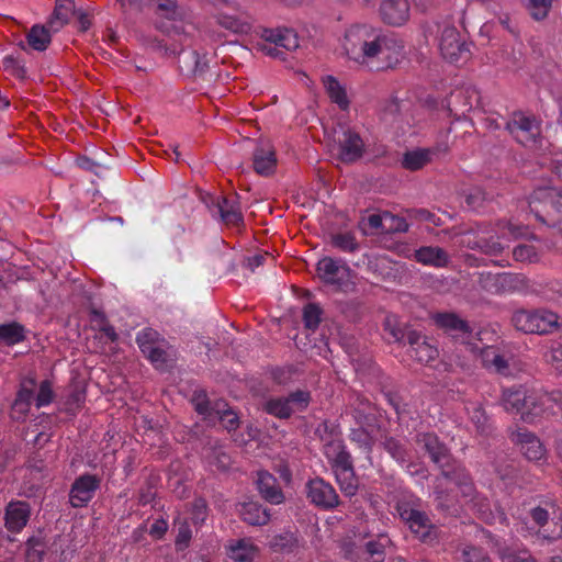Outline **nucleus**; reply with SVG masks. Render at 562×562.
<instances>
[{"instance_id":"35","label":"nucleus","mask_w":562,"mask_h":562,"mask_svg":"<svg viewBox=\"0 0 562 562\" xmlns=\"http://www.w3.org/2000/svg\"><path fill=\"white\" fill-rule=\"evenodd\" d=\"M239 514L245 522L252 526H263L270 520V513L257 502L241 504Z\"/></svg>"},{"instance_id":"29","label":"nucleus","mask_w":562,"mask_h":562,"mask_svg":"<svg viewBox=\"0 0 562 562\" xmlns=\"http://www.w3.org/2000/svg\"><path fill=\"white\" fill-rule=\"evenodd\" d=\"M340 491L346 496H353L358 491V480L355 474L352 460L341 463L333 469Z\"/></svg>"},{"instance_id":"53","label":"nucleus","mask_w":562,"mask_h":562,"mask_svg":"<svg viewBox=\"0 0 562 562\" xmlns=\"http://www.w3.org/2000/svg\"><path fill=\"white\" fill-rule=\"evenodd\" d=\"M53 397L54 393L50 383L48 381H43L40 385L38 393L35 397L36 407L41 408L49 405L53 401Z\"/></svg>"},{"instance_id":"50","label":"nucleus","mask_w":562,"mask_h":562,"mask_svg":"<svg viewBox=\"0 0 562 562\" xmlns=\"http://www.w3.org/2000/svg\"><path fill=\"white\" fill-rule=\"evenodd\" d=\"M2 66L7 72L16 78H23L25 76L24 66L13 55H7L2 59Z\"/></svg>"},{"instance_id":"56","label":"nucleus","mask_w":562,"mask_h":562,"mask_svg":"<svg viewBox=\"0 0 562 562\" xmlns=\"http://www.w3.org/2000/svg\"><path fill=\"white\" fill-rule=\"evenodd\" d=\"M464 562H491L490 558L479 548L467 547L462 551Z\"/></svg>"},{"instance_id":"38","label":"nucleus","mask_w":562,"mask_h":562,"mask_svg":"<svg viewBox=\"0 0 562 562\" xmlns=\"http://www.w3.org/2000/svg\"><path fill=\"white\" fill-rule=\"evenodd\" d=\"M74 14V3L56 2L55 10L48 21V26L53 32L60 30Z\"/></svg>"},{"instance_id":"1","label":"nucleus","mask_w":562,"mask_h":562,"mask_svg":"<svg viewBox=\"0 0 562 562\" xmlns=\"http://www.w3.org/2000/svg\"><path fill=\"white\" fill-rule=\"evenodd\" d=\"M346 56L359 65L378 63L393 68L405 57L404 42L394 33L368 23L347 26L340 38Z\"/></svg>"},{"instance_id":"37","label":"nucleus","mask_w":562,"mask_h":562,"mask_svg":"<svg viewBox=\"0 0 562 562\" xmlns=\"http://www.w3.org/2000/svg\"><path fill=\"white\" fill-rule=\"evenodd\" d=\"M50 31L49 26H32L26 36L27 44L35 50H45L50 43Z\"/></svg>"},{"instance_id":"36","label":"nucleus","mask_w":562,"mask_h":562,"mask_svg":"<svg viewBox=\"0 0 562 562\" xmlns=\"http://www.w3.org/2000/svg\"><path fill=\"white\" fill-rule=\"evenodd\" d=\"M179 64L183 71L195 75L204 70L206 60L195 50H182L179 55Z\"/></svg>"},{"instance_id":"10","label":"nucleus","mask_w":562,"mask_h":562,"mask_svg":"<svg viewBox=\"0 0 562 562\" xmlns=\"http://www.w3.org/2000/svg\"><path fill=\"white\" fill-rule=\"evenodd\" d=\"M193 403L196 412L209 422L220 420L228 431L236 429L238 425L237 414L227 408L225 402H216L213 406H210L205 395H196Z\"/></svg>"},{"instance_id":"52","label":"nucleus","mask_w":562,"mask_h":562,"mask_svg":"<svg viewBox=\"0 0 562 562\" xmlns=\"http://www.w3.org/2000/svg\"><path fill=\"white\" fill-rule=\"evenodd\" d=\"M294 542V535L291 532H284L273 537V539L270 541V547L274 551H285L290 550L293 547Z\"/></svg>"},{"instance_id":"45","label":"nucleus","mask_w":562,"mask_h":562,"mask_svg":"<svg viewBox=\"0 0 562 562\" xmlns=\"http://www.w3.org/2000/svg\"><path fill=\"white\" fill-rule=\"evenodd\" d=\"M499 558L503 562H537L530 558L526 551H513L510 549H503L499 552ZM551 562H562L559 557L552 558Z\"/></svg>"},{"instance_id":"21","label":"nucleus","mask_w":562,"mask_h":562,"mask_svg":"<svg viewBox=\"0 0 562 562\" xmlns=\"http://www.w3.org/2000/svg\"><path fill=\"white\" fill-rule=\"evenodd\" d=\"M512 440L519 445L520 451L530 461H539L546 457V448L540 439L525 429L513 432Z\"/></svg>"},{"instance_id":"58","label":"nucleus","mask_w":562,"mask_h":562,"mask_svg":"<svg viewBox=\"0 0 562 562\" xmlns=\"http://www.w3.org/2000/svg\"><path fill=\"white\" fill-rule=\"evenodd\" d=\"M503 236L519 238L527 234V228L513 223H507L502 228Z\"/></svg>"},{"instance_id":"32","label":"nucleus","mask_w":562,"mask_h":562,"mask_svg":"<svg viewBox=\"0 0 562 562\" xmlns=\"http://www.w3.org/2000/svg\"><path fill=\"white\" fill-rule=\"evenodd\" d=\"M324 454L331 465V469L340 465V462L346 463L351 460V456L347 451L342 439L338 436H334L329 440L325 441Z\"/></svg>"},{"instance_id":"3","label":"nucleus","mask_w":562,"mask_h":562,"mask_svg":"<svg viewBox=\"0 0 562 562\" xmlns=\"http://www.w3.org/2000/svg\"><path fill=\"white\" fill-rule=\"evenodd\" d=\"M557 404L554 394L528 390L524 386L504 390L502 405L508 413L519 415L528 424L553 413Z\"/></svg>"},{"instance_id":"16","label":"nucleus","mask_w":562,"mask_h":562,"mask_svg":"<svg viewBox=\"0 0 562 562\" xmlns=\"http://www.w3.org/2000/svg\"><path fill=\"white\" fill-rule=\"evenodd\" d=\"M436 325L445 329L453 338L461 339L462 344L470 345L472 330L469 324L453 313H438L432 316Z\"/></svg>"},{"instance_id":"41","label":"nucleus","mask_w":562,"mask_h":562,"mask_svg":"<svg viewBox=\"0 0 562 562\" xmlns=\"http://www.w3.org/2000/svg\"><path fill=\"white\" fill-rule=\"evenodd\" d=\"M24 338L22 326L16 323L0 325V341L14 345Z\"/></svg>"},{"instance_id":"55","label":"nucleus","mask_w":562,"mask_h":562,"mask_svg":"<svg viewBox=\"0 0 562 562\" xmlns=\"http://www.w3.org/2000/svg\"><path fill=\"white\" fill-rule=\"evenodd\" d=\"M383 446L386 449V451L398 462L405 461V450L402 447V445L393 439V438H385L383 441Z\"/></svg>"},{"instance_id":"49","label":"nucleus","mask_w":562,"mask_h":562,"mask_svg":"<svg viewBox=\"0 0 562 562\" xmlns=\"http://www.w3.org/2000/svg\"><path fill=\"white\" fill-rule=\"evenodd\" d=\"M322 311L316 304H307L303 310V321L305 327L315 329L321 322Z\"/></svg>"},{"instance_id":"13","label":"nucleus","mask_w":562,"mask_h":562,"mask_svg":"<svg viewBox=\"0 0 562 562\" xmlns=\"http://www.w3.org/2000/svg\"><path fill=\"white\" fill-rule=\"evenodd\" d=\"M310 394L304 391H296L288 397L270 398L265 404L268 414L279 418H288L295 411H303L307 407Z\"/></svg>"},{"instance_id":"62","label":"nucleus","mask_w":562,"mask_h":562,"mask_svg":"<svg viewBox=\"0 0 562 562\" xmlns=\"http://www.w3.org/2000/svg\"><path fill=\"white\" fill-rule=\"evenodd\" d=\"M260 49L268 56H271L273 58H281L282 52L280 50L279 46H276L273 44H270L269 42L263 41L261 44H259Z\"/></svg>"},{"instance_id":"24","label":"nucleus","mask_w":562,"mask_h":562,"mask_svg":"<svg viewBox=\"0 0 562 562\" xmlns=\"http://www.w3.org/2000/svg\"><path fill=\"white\" fill-rule=\"evenodd\" d=\"M225 552L234 562H252L259 549L251 538H241L227 541Z\"/></svg>"},{"instance_id":"43","label":"nucleus","mask_w":562,"mask_h":562,"mask_svg":"<svg viewBox=\"0 0 562 562\" xmlns=\"http://www.w3.org/2000/svg\"><path fill=\"white\" fill-rule=\"evenodd\" d=\"M553 0H527V9L535 20L547 18Z\"/></svg>"},{"instance_id":"6","label":"nucleus","mask_w":562,"mask_h":562,"mask_svg":"<svg viewBox=\"0 0 562 562\" xmlns=\"http://www.w3.org/2000/svg\"><path fill=\"white\" fill-rule=\"evenodd\" d=\"M513 323L524 333L547 334L559 325V316L550 311H518L513 316Z\"/></svg>"},{"instance_id":"23","label":"nucleus","mask_w":562,"mask_h":562,"mask_svg":"<svg viewBox=\"0 0 562 562\" xmlns=\"http://www.w3.org/2000/svg\"><path fill=\"white\" fill-rule=\"evenodd\" d=\"M470 349L473 352L479 351L482 366L487 370L499 373L508 374V359L502 355L494 346L479 347L470 342Z\"/></svg>"},{"instance_id":"39","label":"nucleus","mask_w":562,"mask_h":562,"mask_svg":"<svg viewBox=\"0 0 562 562\" xmlns=\"http://www.w3.org/2000/svg\"><path fill=\"white\" fill-rule=\"evenodd\" d=\"M468 414L476 431L486 435L488 431V418L480 404L472 403L467 407Z\"/></svg>"},{"instance_id":"11","label":"nucleus","mask_w":562,"mask_h":562,"mask_svg":"<svg viewBox=\"0 0 562 562\" xmlns=\"http://www.w3.org/2000/svg\"><path fill=\"white\" fill-rule=\"evenodd\" d=\"M341 552L350 562H384L385 543L381 540H370L364 544L347 541L342 543Z\"/></svg>"},{"instance_id":"42","label":"nucleus","mask_w":562,"mask_h":562,"mask_svg":"<svg viewBox=\"0 0 562 562\" xmlns=\"http://www.w3.org/2000/svg\"><path fill=\"white\" fill-rule=\"evenodd\" d=\"M331 243L334 247L345 252H355L359 248L355 235L350 232L333 235Z\"/></svg>"},{"instance_id":"60","label":"nucleus","mask_w":562,"mask_h":562,"mask_svg":"<svg viewBox=\"0 0 562 562\" xmlns=\"http://www.w3.org/2000/svg\"><path fill=\"white\" fill-rule=\"evenodd\" d=\"M30 384H31V387H27L25 384H23L21 386L20 391L18 392L15 401H19L20 403L26 402V403L32 404V402L34 400V394H33L34 381L31 380Z\"/></svg>"},{"instance_id":"34","label":"nucleus","mask_w":562,"mask_h":562,"mask_svg":"<svg viewBox=\"0 0 562 562\" xmlns=\"http://www.w3.org/2000/svg\"><path fill=\"white\" fill-rule=\"evenodd\" d=\"M213 207L225 224L238 225L243 222V215L234 201L217 196L216 200L213 201Z\"/></svg>"},{"instance_id":"27","label":"nucleus","mask_w":562,"mask_h":562,"mask_svg":"<svg viewBox=\"0 0 562 562\" xmlns=\"http://www.w3.org/2000/svg\"><path fill=\"white\" fill-rule=\"evenodd\" d=\"M257 486L261 497L270 504L280 505L284 502V494L271 473L259 471Z\"/></svg>"},{"instance_id":"17","label":"nucleus","mask_w":562,"mask_h":562,"mask_svg":"<svg viewBox=\"0 0 562 562\" xmlns=\"http://www.w3.org/2000/svg\"><path fill=\"white\" fill-rule=\"evenodd\" d=\"M123 8L135 10L155 9L156 13L168 20L181 18V11L173 0H119Z\"/></svg>"},{"instance_id":"33","label":"nucleus","mask_w":562,"mask_h":562,"mask_svg":"<svg viewBox=\"0 0 562 562\" xmlns=\"http://www.w3.org/2000/svg\"><path fill=\"white\" fill-rule=\"evenodd\" d=\"M322 82L330 101L337 104L339 109L347 110L350 101L345 86L331 75L324 76Z\"/></svg>"},{"instance_id":"5","label":"nucleus","mask_w":562,"mask_h":562,"mask_svg":"<svg viewBox=\"0 0 562 562\" xmlns=\"http://www.w3.org/2000/svg\"><path fill=\"white\" fill-rule=\"evenodd\" d=\"M396 510L401 519L418 539L422 541L432 539L435 527L431 525L428 516L420 509V499L412 495H404L398 499Z\"/></svg>"},{"instance_id":"61","label":"nucleus","mask_w":562,"mask_h":562,"mask_svg":"<svg viewBox=\"0 0 562 562\" xmlns=\"http://www.w3.org/2000/svg\"><path fill=\"white\" fill-rule=\"evenodd\" d=\"M31 403L14 401L12 405V414L14 418H23L31 408Z\"/></svg>"},{"instance_id":"54","label":"nucleus","mask_w":562,"mask_h":562,"mask_svg":"<svg viewBox=\"0 0 562 562\" xmlns=\"http://www.w3.org/2000/svg\"><path fill=\"white\" fill-rule=\"evenodd\" d=\"M43 544L37 539H30L26 543V562H41L43 559Z\"/></svg>"},{"instance_id":"51","label":"nucleus","mask_w":562,"mask_h":562,"mask_svg":"<svg viewBox=\"0 0 562 562\" xmlns=\"http://www.w3.org/2000/svg\"><path fill=\"white\" fill-rule=\"evenodd\" d=\"M384 329L394 341H401L404 338V331L400 327L398 319L395 315H387L385 317Z\"/></svg>"},{"instance_id":"4","label":"nucleus","mask_w":562,"mask_h":562,"mask_svg":"<svg viewBox=\"0 0 562 562\" xmlns=\"http://www.w3.org/2000/svg\"><path fill=\"white\" fill-rule=\"evenodd\" d=\"M318 279L326 285L340 292H352L356 289V273L342 259L322 258L316 266Z\"/></svg>"},{"instance_id":"28","label":"nucleus","mask_w":562,"mask_h":562,"mask_svg":"<svg viewBox=\"0 0 562 562\" xmlns=\"http://www.w3.org/2000/svg\"><path fill=\"white\" fill-rule=\"evenodd\" d=\"M261 38L285 50H294L300 45L296 33L290 29H265Z\"/></svg>"},{"instance_id":"12","label":"nucleus","mask_w":562,"mask_h":562,"mask_svg":"<svg viewBox=\"0 0 562 562\" xmlns=\"http://www.w3.org/2000/svg\"><path fill=\"white\" fill-rule=\"evenodd\" d=\"M529 206L539 220L553 212L559 213L562 209V191L557 188L537 189L531 195Z\"/></svg>"},{"instance_id":"57","label":"nucleus","mask_w":562,"mask_h":562,"mask_svg":"<svg viewBox=\"0 0 562 562\" xmlns=\"http://www.w3.org/2000/svg\"><path fill=\"white\" fill-rule=\"evenodd\" d=\"M191 529L188 525H182L179 527V531L176 538V546L179 550L186 549L191 539Z\"/></svg>"},{"instance_id":"47","label":"nucleus","mask_w":562,"mask_h":562,"mask_svg":"<svg viewBox=\"0 0 562 562\" xmlns=\"http://www.w3.org/2000/svg\"><path fill=\"white\" fill-rule=\"evenodd\" d=\"M464 97L462 112L473 109L479 103L480 94L475 88L469 87L464 90H459L452 94V99Z\"/></svg>"},{"instance_id":"8","label":"nucleus","mask_w":562,"mask_h":562,"mask_svg":"<svg viewBox=\"0 0 562 562\" xmlns=\"http://www.w3.org/2000/svg\"><path fill=\"white\" fill-rule=\"evenodd\" d=\"M438 47L441 56L450 63L467 60L470 56L469 44L461 37L459 31L451 25H446L440 30Z\"/></svg>"},{"instance_id":"30","label":"nucleus","mask_w":562,"mask_h":562,"mask_svg":"<svg viewBox=\"0 0 562 562\" xmlns=\"http://www.w3.org/2000/svg\"><path fill=\"white\" fill-rule=\"evenodd\" d=\"M277 166V158L273 148L269 144H262L254 153V168L257 173L268 176Z\"/></svg>"},{"instance_id":"19","label":"nucleus","mask_w":562,"mask_h":562,"mask_svg":"<svg viewBox=\"0 0 562 562\" xmlns=\"http://www.w3.org/2000/svg\"><path fill=\"white\" fill-rule=\"evenodd\" d=\"M100 481L97 476L85 474L79 476L72 484L69 498L74 507H82L87 505L99 488Z\"/></svg>"},{"instance_id":"18","label":"nucleus","mask_w":562,"mask_h":562,"mask_svg":"<svg viewBox=\"0 0 562 562\" xmlns=\"http://www.w3.org/2000/svg\"><path fill=\"white\" fill-rule=\"evenodd\" d=\"M31 506L23 501H11L4 509V527L12 533H19L27 525Z\"/></svg>"},{"instance_id":"9","label":"nucleus","mask_w":562,"mask_h":562,"mask_svg":"<svg viewBox=\"0 0 562 562\" xmlns=\"http://www.w3.org/2000/svg\"><path fill=\"white\" fill-rule=\"evenodd\" d=\"M137 345L145 357L159 370H164L168 362L166 341L158 331L145 328L137 334Z\"/></svg>"},{"instance_id":"31","label":"nucleus","mask_w":562,"mask_h":562,"mask_svg":"<svg viewBox=\"0 0 562 562\" xmlns=\"http://www.w3.org/2000/svg\"><path fill=\"white\" fill-rule=\"evenodd\" d=\"M414 258L417 262L436 268L446 267L449 262L448 254L439 247L426 246L415 250Z\"/></svg>"},{"instance_id":"26","label":"nucleus","mask_w":562,"mask_h":562,"mask_svg":"<svg viewBox=\"0 0 562 562\" xmlns=\"http://www.w3.org/2000/svg\"><path fill=\"white\" fill-rule=\"evenodd\" d=\"M358 419V416H355ZM366 423L357 420L358 428L351 429L350 439L356 442L368 456L375 441L378 440L380 430L369 423V418L364 417Z\"/></svg>"},{"instance_id":"15","label":"nucleus","mask_w":562,"mask_h":562,"mask_svg":"<svg viewBox=\"0 0 562 562\" xmlns=\"http://www.w3.org/2000/svg\"><path fill=\"white\" fill-rule=\"evenodd\" d=\"M307 497L318 507L331 509L339 504V497L335 488L323 479L308 481L306 485Z\"/></svg>"},{"instance_id":"59","label":"nucleus","mask_w":562,"mask_h":562,"mask_svg":"<svg viewBox=\"0 0 562 562\" xmlns=\"http://www.w3.org/2000/svg\"><path fill=\"white\" fill-rule=\"evenodd\" d=\"M168 529V524L164 519H157L155 520L149 529V535L156 539H160L164 537Z\"/></svg>"},{"instance_id":"20","label":"nucleus","mask_w":562,"mask_h":562,"mask_svg":"<svg viewBox=\"0 0 562 562\" xmlns=\"http://www.w3.org/2000/svg\"><path fill=\"white\" fill-rule=\"evenodd\" d=\"M448 150L447 145H440L431 148H414L407 150L402 158L403 168L415 171L431 162L436 157Z\"/></svg>"},{"instance_id":"7","label":"nucleus","mask_w":562,"mask_h":562,"mask_svg":"<svg viewBox=\"0 0 562 562\" xmlns=\"http://www.w3.org/2000/svg\"><path fill=\"white\" fill-rule=\"evenodd\" d=\"M506 128L513 137L525 147L537 148L538 144L541 142L540 124L533 116L516 113L513 119L506 123Z\"/></svg>"},{"instance_id":"44","label":"nucleus","mask_w":562,"mask_h":562,"mask_svg":"<svg viewBox=\"0 0 562 562\" xmlns=\"http://www.w3.org/2000/svg\"><path fill=\"white\" fill-rule=\"evenodd\" d=\"M408 229L405 218L384 212V233H404Z\"/></svg>"},{"instance_id":"40","label":"nucleus","mask_w":562,"mask_h":562,"mask_svg":"<svg viewBox=\"0 0 562 562\" xmlns=\"http://www.w3.org/2000/svg\"><path fill=\"white\" fill-rule=\"evenodd\" d=\"M218 23L225 27L226 30H229L234 33H248L250 31V23L241 20L238 16L235 15H228L226 13H220L218 15Z\"/></svg>"},{"instance_id":"25","label":"nucleus","mask_w":562,"mask_h":562,"mask_svg":"<svg viewBox=\"0 0 562 562\" xmlns=\"http://www.w3.org/2000/svg\"><path fill=\"white\" fill-rule=\"evenodd\" d=\"M409 344V356L420 363H429L438 356L437 347L429 344L422 335L415 330L407 334Z\"/></svg>"},{"instance_id":"2","label":"nucleus","mask_w":562,"mask_h":562,"mask_svg":"<svg viewBox=\"0 0 562 562\" xmlns=\"http://www.w3.org/2000/svg\"><path fill=\"white\" fill-rule=\"evenodd\" d=\"M417 443L426 450L434 463L442 469V479L446 484H453L462 494L465 504L471 503L483 518H487L490 504L485 497H481L475 493L474 485L462 467H457L452 471L446 470L449 464L450 456L447 447L442 445L435 434L426 432L418 435Z\"/></svg>"},{"instance_id":"64","label":"nucleus","mask_w":562,"mask_h":562,"mask_svg":"<svg viewBox=\"0 0 562 562\" xmlns=\"http://www.w3.org/2000/svg\"><path fill=\"white\" fill-rule=\"evenodd\" d=\"M531 517L533 521L542 527L548 521V512L543 508L537 507L531 510Z\"/></svg>"},{"instance_id":"22","label":"nucleus","mask_w":562,"mask_h":562,"mask_svg":"<svg viewBox=\"0 0 562 562\" xmlns=\"http://www.w3.org/2000/svg\"><path fill=\"white\" fill-rule=\"evenodd\" d=\"M409 10L407 0H383L380 5V16L390 25L401 26L408 21Z\"/></svg>"},{"instance_id":"48","label":"nucleus","mask_w":562,"mask_h":562,"mask_svg":"<svg viewBox=\"0 0 562 562\" xmlns=\"http://www.w3.org/2000/svg\"><path fill=\"white\" fill-rule=\"evenodd\" d=\"M546 361L562 374V346L553 342L543 355Z\"/></svg>"},{"instance_id":"46","label":"nucleus","mask_w":562,"mask_h":562,"mask_svg":"<svg viewBox=\"0 0 562 562\" xmlns=\"http://www.w3.org/2000/svg\"><path fill=\"white\" fill-rule=\"evenodd\" d=\"M513 256L516 261L520 262H535L538 260L539 255L532 245H518L513 250Z\"/></svg>"},{"instance_id":"14","label":"nucleus","mask_w":562,"mask_h":562,"mask_svg":"<svg viewBox=\"0 0 562 562\" xmlns=\"http://www.w3.org/2000/svg\"><path fill=\"white\" fill-rule=\"evenodd\" d=\"M338 145V157L344 162H353L361 158L364 151V142L355 130L350 127L340 128L336 132Z\"/></svg>"},{"instance_id":"63","label":"nucleus","mask_w":562,"mask_h":562,"mask_svg":"<svg viewBox=\"0 0 562 562\" xmlns=\"http://www.w3.org/2000/svg\"><path fill=\"white\" fill-rule=\"evenodd\" d=\"M368 224L373 229H380L384 233V212L381 214H371L368 216Z\"/></svg>"}]
</instances>
